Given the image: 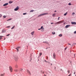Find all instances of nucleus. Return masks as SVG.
<instances>
[{"mask_svg":"<svg viewBox=\"0 0 76 76\" xmlns=\"http://www.w3.org/2000/svg\"><path fill=\"white\" fill-rule=\"evenodd\" d=\"M15 69H17V68L18 67V65L17 64L15 65Z\"/></svg>","mask_w":76,"mask_h":76,"instance_id":"11","label":"nucleus"},{"mask_svg":"<svg viewBox=\"0 0 76 76\" xmlns=\"http://www.w3.org/2000/svg\"><path fill=\"white\" fill-rule=\"evenodd\" d=\"M56 12V11H55V12Z\"/></svg>","mask_w":76,"mask_h":76,"instance_id":"51","label":"nucleus"},{"mask_svg":"<svg viewBox=\"0 0 76 76\" xmlns=\"http://www.w3.org/2000/svg\"><path fill=\"white\" fill-rule=\"evenodd\" d=\"M44 42V43H46V44H47V42Z\"/></svg>","mask_w":76,"mask_h":76,"instance_id":"35","label":"nucleus"},{"mask_svg":"<svg viewBox=\"0 0 76 76\" xmlns=\"http://www.w3.org/2000/svg\"><path fill=\"white\" fill-rule=\"evenodd\" d=\"M72 24V25H76V23L75 22H72L71 23Z\"/></svg>","mask_w":76,"mask_h":76,"instance_id":"9","label":"nucleus"},{"mask_svg":"<svg viewBox=\"0 0 76 76\" xmlns=\"http://www.w3.org/2000/svg\"><path fill=\"white\" fill-rule=\"evenodd\" d=\"M3 36H0V39H1L2 37Z\"/></svg>","mask_w":76,"mask_h":76,"instance_id":"28","label":"nucleus"},{"mask_svg":"<svg viewBox=\"0 0 76 76\" xmlns=\"http://www.w3.org/2000/svg\"><path fill=\"white\" fill-rule=\"evenodd\" d=\"M15 26H14L12 27L11 28V29H14L15 28Z\"/></svg>","mask_w":76,"mask_h":76,"instance_id":"24","label":"nucleus"},{"mask_svg":"<svg viewBox=\"0 0 76 76\" xmlns=\"http://www.w3.org/2000/svg\"><path fill=\"white\" fill-rule=\"evenodd\" d=\"M1 1V0H0V1Z\"/></svg>","mask_w":76,"mask_h":76,"instance_id":"54","label":"nucleus"},{"mask_svg":"<svg viewBox=\"0 0 76 76\" xmlns=\"http://www.w3.org/2000/svg\"><path fill=\"white\" fill-rule=\"evenodd\" d=\"M12 20V19H9L7 20V21H8V20Z\"/></svg>","mask_w":76,"mask_h":76,"instance_id":"36","label":"nucleus"},{"mask_svg":"<svg viewBox=\"0 0 76 76\" xmlns=\"http://www.w3.org/2000/svg\"><path fill=\"white\" fill-rule=\"evenodd\" d=\"M53 57L54 58H56V54L55 53H54L53 54Z\"/></svg>","mask_w":76,"mask_h":76,"instance_id":"7","label":"nucleus"},{"mask_svg":"<svg viewBox=\"0 0 76 76\" xmlns=\"http://www.w3.org/2000/svg\"><path fill=\"white\" fill-rule=\"evenodd\" d=\"M3 17L4 18H6V16L5 15H4L3 16Z\"/></svg>","mask_w":76,"mask_h":76,"instance_id":"26","label":"nucleus"},{"mask_svg":"<svg viewBox=\"0 0 76 76\" xmlns=\"http://www.w3.org/2000/svg\"><path fill=\"white\" fill-rule=\"evenodd\" d=\"M74 75H75V72H74Z\"/></svg>","mask_w":76,"mask_h":76,"instance_id":"48","label":"nucleus"},{"mask_svg":"<svg viewBox=\"0 0 76 76\" xmlns=\"http://www.w3.org/2000/svg\"><path fill=\"white\" fill-rule=\"evenodd\" d=\"M43 73H44V72H43Z\"/></svg>","mask_w":76,"mask_h":76,"instance_id":"53","label":"nucleus"},{"mask_svg":"<svg viewBox=\"0 0 76 76\" xmlns=\"http://www.w3.org/2000/svg\"><path fill=\"white\" fill-rule=\"evenodd\" d=\"M60 17H58V20H59V19H60Z\"/></svg>","mask_w":76,"mask_h":76,"instance_id":"42","label":"nucleus"},{"mask_svg":"<svg viewBox=\"0 0 76 76\" xmlns=\"http://www.w3.org/2000/svg\"><path fill=\"white\" fill-rule=\"evenodd\" d=\"M2 16V15L1 14H0V18H1Z\"/></svg>","mask_w":76,"mask_h":76,"instance_id":"32","label":"nucleus"},{"mask_svg":"<svg viewBox=\"0 0 76 76\" xmlns=\"http://www.w3.org/2000/svg\"><path fill=\"white\" fill-rule=\"evenodd\" d=\"M1 76H4V73L3 74H1Z\"/></svg>","mask_w":76,"mask_h":76,"instance_id":"22","label":"nucleus"},{"mask_svg":"<svg viewBox=\"0 0 76 76\" xmlns=\"http://www.w3.org/2000/svg\"><path fill=\"white\" fill-rule=\"evenodd\" d=\"M14 71L15 72H18V69H15L14 70Z\"/></svg>","mask_w":76,"mask_h":76,"instance_id":"12","label":"nucleus"},{"mask_svg":"<svg viewBox=\"0 0 76 76\" xmlns=\"http://www.w3.org/2000/svg\"><path fill=\"white\" fill-rule=\"evenodd\" d=\"M74 33L76 34V31H75L74 32Z\"/></svg>","mask_w":76,"mask_h":76,"instance_id":"41","label":"nucleus"},{"mask_svg":"<svg viewBox=\"0 0 76 76\" xmlns=\"http://www.w3.org/2000/svg\"><path fill=\"white\" fill-rule=\"evenodd\" d=\"M34 31H33L31 33V34L32 35H34Z\"/></svg>","mask_w":76,"mask_h":76,"instance_id":"14","label":"nucleus"},{"mask_svg":"<svg viewBox=\"0 0 76 76\" xmlns=\"http://www.w3.org/2000/svg\"><path fill=\"white\" fill-rule=\"evenodd\" d=\"M73 44H76V43H74Z\"/></svg>","mask_w":76,"mask_h":76,"instance_id":"49","label":"nucleus"},{"mask_svg":"<svg viewBox=\"0 0 76 76\" xmlns=\"http://www.w3.org/2000/svg\"><path fill=\"white\" fill-rule=\"evenodd\" d=\"M47 15V13H44L42 14V16H44V15Z\"/></svg>","mask_w":76,"mask_h":76,"instance_id":"8","label":"nucleus"},{"mask_svg":"<svg viewBox=\"0 0 76 76\" xmlns=\"http://www.w3.org/2000/svg\"><path fill=\"white\" fill-rule=\"evenodd\" d=\"M52 34L53 35H54V34H56V33H55V32H52Z\"/></svg>","mask_w":76,"mask_h":76,"instance_id":"21","label":"nucleus"},{"mask_svg":"<svg viewBox=\"0 0 76 76\" xmlns=\"http://www.w3.org/2000/svg\"><path fill=\"white\" fill-rule=\"evenodd\" d=\"M55 16H56V14L55 13L53 14L52 15V16H53V17H55Z\"/></svg>","mask_w":76,"mask_h":76,"instance_id":"15","label":"nucleus"},{"mask_svg":"<svg viewBox=\"0 0 76 76\" xmlns=\"http://www.w3.org/2000/svg\"><path fill=\"white\" fill-rule=\"evenodd\" d=\"M10 68V71L11 72H12V71H13V68H12V67L11 66H10L9 67Z\"/></svg>","mask_w":76,"mask_h":76,"instance_id":"3","label":"nucleus"},{"mask_svg":"<svg viewBox=\"0 0 76 76\" xmlns=\"http://www.w3.org/2000/svg\"><path fill=\"white\" fill-rule=\"evenodd\" d=\"M20 48V47H18V48H18H18Z\"/></svg>","mask_w":76,"mask_h":76,"instance_id":"44","label":"nucleus"},{"mask_svg":"<svg viewBox=\"0 0 76 76\" xmlns=\"http://www.w3.org/2000/svg\"><path fill=\"white\" fill-rule=\"evenodd\" d=\"M14 59L15 60V61H18V57L17 56H14Z\"/></svg>","mask_w":76,"mask_h":76,"instance_id":"1","label":"nucleus"},{"mask_svg":"<svg viewBox=\"0 0 76 76\" xmlns=\"http://www.w3.org/2000/svg\"><path fill=\"white\" fill-rule=\"evenodd\" d=\"M59 37H62V34H60L59 35H58Z\"/></svg>","mask_w":76,"mask_h":76,"instance_id":"17","label":"nucleus"},{"mask_svg":"<svg viewBox=\"0 0 76 76\" xmlns=\"http://www.w3.org/2000/svg\"><path fill=\"white\" fill-rule=\"evenodd\" d=\"M64 21H58L56 23H55V25H56V24H60V23H62V22H63Z\"/></svg>","mask_w":76,"mask_h":76,"instance_id":"2","label":"nucleus"},{"mask_svg":"<svg viewBox=\"0 0 76 76\" xmlns=\"http://www.w3.org/2000/svg\"><path fill=\"white\" fill-rule=\"evenodd\" d=\"M42 28H43V26H42L41 27V28H39L38 29V30H41V29H42Z\"/></svg>","mask_w":76,"mask_h":76,"instance_id":"16","label":"nucleus"},{"mask_svg":"<svg viewBox=\"0 0 76 76\" xmlns=\"http://www.w3.org/2000/svg\"><path fill=\"white\" fill-rule=\"evenodd\" d=\"M75 12H73V13L72 14V15H75Z\"/></svg>","mask_w":76,"mask_h":76,"instance_id":"30","label":"nucleus"},{"mask_svg":"<svg viewBox=\"0 0 76 76\" xmlns=\"http://www.w3.org/2000/svg\"><path fill=\"white\" fill-rule=\"evenodd\" d=\"M27 72L30 75H31V72H29V70L27 69Z\"/></svg>","mask_w":76,"mask_h":76,"instance_id":"5","label":"nucleus"},{"mask_svg":"<svg viewBox=\"0 0 76 76\" xmlns=\"http://www.w3.org/2000/svg\"><path fill=\"white\" fill-rule=\"evenodd\" d=\"M70 25H67L65 26V28H69V27H70Z\"/></svg>","mask_w":76,"mask_h":76,"instance_id":"6","label":"nucleus"},{"mask_svg":"<svg viewBox=\"0 0 76 76\" xmlns=\"http://www.w3.org/2000/svg\"><path fill=\"white\" fill-rule=\"evenodd\" d=\"M67 12H66V13H65V14H64V16H66V15H67Z\"/></svg>","mask_w":76,"mask_h":76,"instance_id":"25","label":"nucleus"},{"mask_svg":"<svg viewBox=\"0 0 76 76\" xmlns=\"http://www.w3.org/2000/svg\"><path fill=\"white\" fill-rule=\"evenodd\" d=\"M45 62H47V61H45Z\"/></svg>","mask_w":76,"mask_h":76,"instance_id":"47","label":"nucleus"},{"mask_svg":"<svg viewBox=\"0 0 76 76\" xmlns=\"http://www.w3.org/2000/svg\"><path fill=\"white\" fill-rule=\"evenodd\" d=\"M75 54H74V57H72V58H75Z\"/></svg>","mask_w":76,"mask_h":76,"instance_id":"33","label":"nucleus"},{"mask_svg":"<svg viewBox=\"0 0 76 76\" xmlns=\"http://www.w3.org/2000/svg\"><path fill=\"white\" fill-rule=\"evenodd\" d=\"M10 26H8L7 27V28H10Z\"/></svg>","mask_w":76,"mask_h":76,"instance_id":"39","label":"nucleus"},{"mask_svg":"<svg viewBox=\"0 0 76 76\" xmlns=\"http://www.w3.org/2000/svg\"><path fill=\"white\" fill-rule=\"evenodd\" d=\"M67 72L68 73H70V71L68 70Z\"/></svg>","mask_w":76,"mask_h":76,"instance_id":"31","label":"nucleus"},{"mask_svg":"<svg viewBox=\"0 0 76 76\" xmlns=\"http://www.w3.org/2000/svg\"><path fill=\"white\" fill-rule=\"evenodd\" d=\"M4 39H4H5V38Z\"/></svg>","mask_w":76,"mask_h":76,"instance_id":"52","label":"nucleus"},{"mask_svg":"<svg viewBox=\"0 0 76 76\" xmlns=\"http://www.w3.org/2000/svg\"><path fill=\"white\" fill-rule=\"evenodd\" d=\"M54 24L53 23H51V24Z\"/></svg>","mask_w":76,"mask_h":76,"instance_id":"45","label":"nucleus"},{"mask_svg":"<svg viewBox=\"0 0 76 76\" xmlns=\"http://www.w3.org/2000/svg\"><path fill=\"white\" fill-rule=\"evenodd\" d=\"M34 10H31L30 11V12H34Z\"/></svg>","mask_w":76,"mask_h":76,"instance_id":"19","label":"nucleus"},{"mask_svg":"<svg viewBox=\"0 0 76 76\" xmlns=\"http://www.w3.org/2000/svg\"><path fill=\"white\" fill-rule=\"evenodd\" d=\"M16 49L17 50V51H19V49H18V48H17Z\"/></svg>","mask_w":76,"mask_h":76,"instance_id":"29","label":"nucleus"},{"mask_svg":"<svg viewBox=\"0 0 76 76\" xmlns=\"http://www.w3.org/2000/svg\"><path fill=\"white\" fill-rule=\"evenodd\" d=\"M9 35H10V34H9L7 35H6V36H9Z\"/></svg>","mask_w":76,"mask_h":76,"instance_id":"40","label":"nucleus"},{"mask_svg":"<svg viewBox=\"0 0 76 76\" xmlns=\"http://www.w3.org/2000/svg\"><path fill=\"white\" fill-rule=\"evenodd\" d=\"M8 3H6L3 5L4 6H7V5H8Z\"/></svg>","mask_w":76,"mask_h":76,"instance_id":"13","label":"nucleus"},{"mask_svg":"<svg viewBox=\"0 0 76 76\" xmlns=\"http://www.w3.org/2000/svg\"><path fill=\"white\" fill-rule=\"evenodd\" d=\"M26 13H23V15H26Z\"/></svg>","mask_w":76,"mask_h":76,"instance_id":"34","label":"nucleus"},{"mask_svg":"<svg viewBox=\"0 0 76 76\" xmlns=\"http://www.w3.org/2000/svg\"><path fill=\"white\" fill-rule=\"evenodd\" d=\"M12 3H13V2L12 1H10L9 2V3H10V4Z\"/></svg>","mask_w":76,"mask_h":76,"instance_id":"23","label":"nucleus"},{"mask_svg":"<svg viewBox=\"0 0 76 76\" xmlns=\"http://www.w3.org/2000/svg\"><path fill=\"white\" fill-rule=\"evenodd\" d=\"M2 33H4V32H6V30L5 29H4L2 31Z\"/></svg>","mask_w":76,"mask_h":76,"instance_id":"10","label":"nucleus"},{"mask_svg":"<svg viewBox=\"0 0 76 76\" xmlns=\"http://www.w3.org/2000/svg\"><path fill=\"white\" fill-rule=\"evenodd\" d=\"M66 49H67V48H66L65 49V50H66Z\"/></svg>","mask_w":76,"mask_h":76,"instance_id":"46","label":"nucleus"},{"mask_svg":"<svg viewBox=\"0 0 76 76\" xmlns=\"http://www.w3.org/2000/svg\"><path fill=\"white\" fill-rule=\"evenodd\" d=\"M75 76H76V75H75Z\"/></svg>","mask_w":76,"mask_h":76,"instance_id":"55","label":"nucleus"},{"mask_svg":"<svg viewBox=\"0 0 76 76\" xmlns=\"http://www.w3.org/2000/svg\"><path fill=\"white\" fill-rule=\"evenodd\" d=\"M49 64H50V65L51 66H52V64H51V63H49Z\"/></svg>","mask_w":76,"mask_h":76,"instance_id":"38","label":"nucleus"},{"mask_svg":"<svg viewBox=\"0 0 76 76\" xmlns=\"http://www.w3.org/2000/svg\"><path fill=\"white\" fill-rule=\"evenodd\" d=\"M69 5H71V3H69Z\"/></svg>","mask_w":76,"mask_h":76,"instance_id":"37","label":"nucleus"},{"mask_svg":"<svg viewBox=\"0 0 76 76\" xmlns=\"http://www.w3.org/2000/svg\"><path fill=\"white\" fill-rule=\"evenodd\" d=\"M68 45H70L71 46V44L69 43H68Z\"/></svg>","mask_w":76,"mask_h":76,"instance_id":"43","label":"nucleus"},{"mask_svg":"<svg viewBox=\"0 0 76 76\" xmlns=\"http://www.w3.org/2000/svg\"><path fill=\"white\" fill-rule=\"evenodd\" d=\"M42 54L41 53H40V54H39V57H40V56H41V55H42Z\"/></svg>","mask_w":76,"mask_h":76,"instance_id":"27","label":"nucleus"},{"mask_svg":"<svg viewBox=\"0 0 76 76\" xmlns=\"http://www.w3.org/2000/svg\"><path fill=\"white\" fill-rule=\"evenodd\" d=\"M19 7L18 6H17L16 8L14 9V10L15 11H17V10H19Z\"/></svg>","mask_w":76,"mask_h":76,"instance_id":"4","label":"nucleus"},{"mask_svg":"<svg viewBox=\"0 0 76 76\" xmlns=\"http://www.w3.org/2000/svg\"><path fill=\"white\" fill-rule=\"evenodd\" d=\"M42 14H41L40 15H39V16H38V17H39L40 16H42Z\"/></svg>","mask_w":76,"mask_h":76,"instance_id":"20","label":"nucleus"},{"mask_svg":"<svg viewBox=\"0 0 76 76\" xmlns=\"http://www.w3.org/2000/svg\"><path fill=\"white\" fill-rule=\"evenodd\" d=\"M42 29V31H44V28H43H43H41Z\"/></svg>","mask_w":76,"mask_h":76,"instance_id":"18","label":"nucleus"},{"mask_svg":"<svg viewBox=\"0 0 76 76\" xmlns=\"http://www.w3.org/2000/svg\"><path fill=\"white\" fill-rule=\"evenodd\" d=\"M44 76H46V75H44Z\"/></svg>","mask_w":76,"mask_h":76,"instance_id":"50","label":"nucleus"}]
</instances>
